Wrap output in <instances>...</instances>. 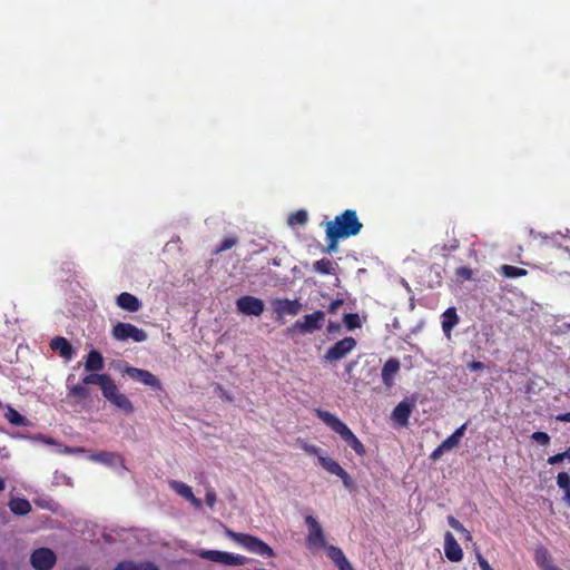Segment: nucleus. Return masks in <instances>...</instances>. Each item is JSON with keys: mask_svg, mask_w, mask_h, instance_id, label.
<instances>
[{"mask_svg": "<svg viewBox=\"0 0 570 570\" xmlns=\"http://www.w3.org/2000/svg\"><path fill=\"white\" fill-rule=\"evenodd\" d=\"M363 228L356 210L345 209L337 215L334 220L327 222L325 225L326 234V252L335 253L338 248V240L356 236Z\"/></svg>", "mask_w": 570, "mask_h": 570, "instance_id": "f257e3e1", "label": "nucleus"}, {"mask_svg": "<svg viewBox=\"0 0 570 570\" xmlns=\"http://www.w3.org/2000/svg\"><path fill=\"white\" fill-rule=\"evenodd\" d=\"M315 413L317 417L322 420V422L331 428L335 433H337L358 456L365 455V446L341 419H338L335 414L322 409H316Z\"/></svg>", "mask_w": 570, "mask_h": 570, "instance_id": "f03ea898", "label": "nucleus"}, {"mask_svg": "<svg viewBox=\"0 0 570 570\" xmlns=\"http://www.w3.org/2000/svg\"><path fill=\"white\" fill-rule=\"evenodd\" d=\"M227 535L249 552L269 558L275 556L274 550L266 542L255 535L234 532L232 530H227Z\"/></svg>", "mask_w": 570, "mask_h": 570, "instance_id": "7ed1b4c3", "label": "nucleus"}, {"mask_svg": "<svg viewBox=\"0 0 570 570\" xmlns=\"http://www.w3.org/2000/svg\"><path fill=\"white\" fill-rule=\"evenodd\" d=\"M112 336L117 341H128L132 340L134 342L140 343L147 340V333L138 328L137 326L130 323L118 322L112 327Z\"/></svg>", "mask_w": 570, "mask_h": 570, "instance_id": "20e7f679", "label": "nucleus"}, {"mask_svg": "<svg viewBox=\"0 0 570 570\" xmlns=\"http://www.w3.org/2000/svg\"><path fill=\"white\" fill-rule=\"evenodd\" d=\"M122 373L128 375L131 380L142 383L149 386L154 391H161L163 384L160 380L149 372L148 370L138 368L131 365H126Z\"/></svg>", "mask_w": 570, "mask_h": 570, "instance_id": "39448f33", "label": "nucleus"}, {"mask_svg": "<svg viewBox=\"0 0 570 570\" xmlns=\"http://www.w3.org/2000/svg\"><path fill=\"white\" fill-rule=\"evenodd\" d=\"M356 346V340L352 336H346L338 342H336L332 347H330L324 354V360L330 363L337 362L344 358L348 353H351Z\"/></svg>", "mask_w": 570, "mask_h": 570, "instance_id": "423d86ee", "label": "nucleus"}, {"mask_svg": "<svg viewBox=\"0 0 570 570\" xmlns=\"http://www.w3.org/2000/svg\"><path fill=\"white\" fill-rule=\"evenodd\" d=\"M305 523L308 527L306 535V544L309 549L326 547V540L322 525L313 515L305 517Z\"/></svg>", "mask_w": 570, "mask_h": 570, "instance_id": "0eeeda50", "label": "nucleus"}, {"mask_svg": "<svg viewBox=\"0 0 570 570\" xmlns=\"http://www.w3.org/2000/svg\"><path fill=\"white\" fill-rule=\"evenodd\" d=\"M325 320V314L322 311H316L312 314L305 315L303 320L294 323L293 327L288 331H301L302 333H313L322 328Z\"/></svg>", "mask_w": 570, "mask_h": 570, "instance_id": "6e6552de", "label": "nucleus"}, {"mask_svg": "<svg viewBox=\"0 0 570 570\" xmlns=\"http://www.w3.org/2000/svg\"><path fill=\"white\" fill-rule=\"evenodd\" d=\"M236 308L247 316H261L265 309V304L258 297L244 295L236 299Z\"/></svg>", "mask_w": 570, "mask_h": 570, "instance_id": "1a4fd4ad", "label": "nucleus"}, {"mask_svg": "<svg viewBox=\"0 0 570 570\" xmlns=\"http://www.w3.org/2000/svg\"><path fill=\"white\" fill-rule=\"evenodd\" d=\"M102 395L107 401L121 410L125 414L129 415L134 413V405L131 401L125 394L119 392L115 381Z\"/></svg>", "mask_w": 570, "mask_h": 570, "instance_id": "9d476101", "label": "nucleus"}, {"mask_svg": "<svg viewBox=\"0 0 570 570\" xmlns=\"http://www.w3.org/2000/svg\"><path fill=\"white\" fill-rule=\"evenodd\" d=\"M56 561L57 557L49 548H39L30 557V563L36 570H50Z\"/></svg>", "mask_w": 570, "mask_h": 570, "instance_id": "9b49d317", "label": "nucleus"}, {"mask_svg": "<svg viewBox=\"0 0 570 570\" xmlns=\"http://www.w3.org/2000/svg\"><path fill=\"white\" fill-rule=\"evenodd\" d=\"M277 318L281 320L285 315L295 316L301 312L302 305L297 299L275 298L272 302Z\"/></svg>", "mask_w": 570, "mask_h": 570, "instance_id": "f8f14e48", "label": "nucleus"}, {"mask_svg": "<svg viewBox=\"0 0 570 570\" xmlns=\"http://www.w3.org/2000/svg\"><path fill=\"white\" fill-rule=\"evenodd\" d=\"M444 553L448 560L452 562H459L463 559V551L450 531L444 534Z\"/></svg>", "mask_w": 570, "mask_h": 570, "instance_id": "ddd939ff", "label": "nucleus"}, {"mask_svg": "<svg viewBox=\"0 0 570 570\" xmlns=\"http://www.w3.org/2000/svg\"><path fill=\"white\" fill-rule=\"evenodd\" d=\"M414 409V403L406 400L401 401L392 412L393 421L400 426H406Z\"/></svg>", "mask_w": 570, "mask_h": 570, "instance_id": "4468645a", "label": "nucleus"}, {"mask_svg": "<svg viewBox=\"0 0 570 570\" xmlns=\"http://www.w3.org/2000/svg\"><path fill=\"white\" fill-rule=\"evenodd\" d=\"M400 368H401L400 361L395 357H391L384 363V365L382 367L381 376H382L383 384L387 389H391L394 385V377L400 372Z\"/></svg>", "mask_w": 570, "mask_h": 570, "instance_id": "2eb2a0df", "label": "nucleus"}, {"mask_svg": "<svg viewBox=\"0 0 570 570\" xmlns=\"http://www.w3.org/2000/svg\"><path fill=\"white\" fill-rule=\"evenodd\" d=\"M169 487L178 495L189 501L195 508L202 507V501L194 495L193 490L188 484L181 481L171 480L169 481Z\"/></svg>", "mask_w": 570, "mask_h": 570, "instance_id": "dca6fc26", "label": "nucleus"}, {"mask_svg": "<svg viewBox=\"0 0 570 570\" xmlns=\"http://www.w3.org/2000/svg\"><path fill=\"white\" fill-rule=\"evenodd\" d=\"M324 548L327 551L328 558L340 570H355L351 562L346 559L341 548L331 544H326Z\"/></svg>", "mask_w": 570, "mask_h": 570, "instance_id": "f3484780", "label": "nucleus"}, {"mask_svg": "<svg viewBox=\"0 0 570 570\" xmlns=\"http://www.w3.org/2000/svg\"><path fill=\"white\" fill-rule=\"evenodd\" d=\"M81 382L86 386L89 384L99 385L101 393L104 394L110 386V384L114 382V380L110 377L109 374H99L98 372H90L88 375L82 377Z\"/></svg>", "mask_w": 570, "mask_h": 570, "instance_id": "a211bd4d", "label": "nucleus"}, {"mask_svg": "<svg viewBox=\"0 0 570 570\" xmlns=\"http://www.w3.org/2000/svg\"><path fill=\"white\" fill-rule=\"evenodd\" d=\"M50 347L53 351H57L61 357L66 360H71L75 355V350L70 342L62 337V336H56L50 342Z\"/></svg>", "mask_w": 570, "mask_h": 570, "instance_id": "6ab92c4d", "label": "nucleus"}, {"mask_svg": "<svg viewBox=\"0 0 570 570\" xmlns=\"http://www.w3.org/2000/svg\"><path fill=\"white\" fill-rule=\"evenodd\" d=\"M459 322L460 318L455 307H449L442 314V331L448 338H451L452 331Z\"/></svg>", "mask_w": 570, "mask_h": 570, "instance_id": "aec40b11", "label": "nucleus"}, {"mask_svg": "<svg viewBox=\"0 0 570 570\" xmlns=\"http://www.w3.org/2000/svg\"><path fill=\"white\" fill-rule=\"evenodd\" d=\"M105 367V361L101 353L97 350H91L85 361V370L87 372H100Z\"/></svg>", "mask_w": 570, "mask_h": 570, "instance_id": "412c9836", "label": "nucleus"}, {"mask_svg": "<svg viewBox=\"0 0 570 570\" xmlns=\"http://www.w3.org/2000/svg\"><path fill=\"white\" fill-rule=\"evenodd\" d=\"M117 305L125 311L137 312L141 303L135 295L124 292L117 296Z\"/></svg>", "mask_w": 570, "mask_h": 570, "instance_id": "4be33fe9", "label": "nucleus"}, {"mask_svg": "<svg viewBox=\"0 0 570 570\" xmlns=\"http://www.w3.org/2000/svg\"><path fill=\"white\" fill-rule=\"evenodd\" d=\"M534 561L541 570L549 569L553 563L550 552L543 546L537 547L534 550Z\"/></svg>", "mask_w": 570, "mask_h": 570, "instance_id": "5701e85b", "label": "nucleus"}, {"mask_svg": "<svg viewBox=\"0 0 570 570\" xmlns=\"http://www.w3.org/2000/svg\"><path fill=\"white\" fill-rule=\"evenodd\" d=\"M10 511L17 515H24L31 511V504L27 499L13 498L9 501Z\"/></svg>", "mask_w": 570, "mask_h": 570, "instance_id": "b1692460", "label": "nucleus"}, {"mask_svg": "<svg viewBox=\"0 0 570 570\" xmlns=\"http://www.w3.org/2000/svg\"><path fill=\"white\" fill-rule=\"evenodd\" d=\"M318 463L323 469H325L328 473L340 476L344 473V469L340 465L338 462L328 458V456H318Z\"/></svg>", "mask_w": 570, "mask_h": 570, "instance_id": "393cba45", "label": "nucleus"}, {"mask_svg": "<svg viewBox=\"0 0 570 570\" xmlns=\"http://www.w3.org/2000/svg\"><path fill=\"white\" fill-rule=\"evenodd\" d=\"M200 556L209 561L229 566L230 553L228 552L218 550H207L202 552Z\"/></svg>", "mask_w": 570, "mask_h": 570, "instance_id": "a878e982", "label": "nucleus"}, {"mask_svg": "<svg viewBox=\"0 0 570 570\" xmlns=\"http://www.w3.org/2000/svg\"><path fill=\"white\" fill-rule=\"evenodd\" d=\"M557 485L563 490V502L570 507V475L567 472H559L557 475Z\"/></svg>", "mask_w": 570, "mask_h": 570, "instance_id": "bb28decb", "label": "nucleus"}, {"mask_svg": "<svg viewBox=\"0 0 570 570\" xmlns=\"http://www.w3.org/2000/svg\"><path fill=\"white\" fill-rule=\"evenodd\" d=\"M67 395L77 400H87L90 397V390L81 382L70 386Z\"/></svg>", "mask_w": 570, "mask_h": 570, "instance_id": "cd10ccee", "label": "nucleus"}, {"mask_svg": "<svg viewBox=\"0 0 570 570\" xmlns=\"http://www.w3.org/2000/svg\"><path fill=\"white\" fill-rule=\"evenodd\" d=\"M500 274L507 278H517L525 276L528 271L512 265H502L500 267Z\"/></svg>", "mask_w": 570, "mask_h": 570, "instance_id": "c85d7f7f", "label": "nucleus"}, {"mask_svg": "<svg viewBox=\"0 0 570 570\" xmlns=\"http://www.w3.org/2000/svg\"><path fill=\"white\" fill-rule=\"evenodd\" d=\"M308 215L305 209H298L292 214H289L287 218V224L292 227L303 226L307 223Z\"/></svg>", "mask_w": 570, "mask_h": 570, "instance_id": "c756f323", "label": "nucleus"}, {"mask_svg": "<svg viewBox=\"0 0 570 570\" xmlns=\"http://www.w3.org/2000/svg\"><path fill=\"white\" fill-rule=\"evenodd\" d=\"M334 263L327 258L318 259L314 263L313 268L315 272L324 275H331L334 274L335 267Z\"/></svg>", "mask_w": 570, "mask_h": 570, "instance_id": "7c9ffc66", "label": "nucleus"}, {"mask_svg": "<svg viewBox=\"0 0 570 570\" xmlns=\"http://www.w3.org/2000/svg\"><path fill=\"white\" fill-rule=\"evenodd\" d=\"M4 416L14 426L27 425V419L24 416H22L17 410H14L11 406L7 407V412H6Z\"/></svg>", "mask_w": 570, "mask_h": 570, "instance_id": "2f4dec72", "label": "nucleus"}, {"mask_svg": "<svg viewBox=\"0 0 570 570\" xmlns=\"http://www.w3.org/2000/svg\"><path fill=\"white\" fill-rule=\"evenodd\" d=\"M92 459L105 464H112L118 459V455L112 452L101 451L94 454Z\"/></svg>", "mask_w": 570, "mask_h": 570, "instance_id": "473e14b6", "label": "nucleus"}, {"mask_svg": "<svg viewBox=\"0 0 570 570\" xmlns=\"http://www.w3.org/2000/svg\"><path fill=\"white\" fill-rule=\"evenodd\" d=\"M449 525L454 529L456 532H460L465 535L466 539H471V532L464 528V525L453 515L448 517Z\"/></svg>", "mask_w": 570, "mask_h": 570, "instance_id": "72a5a7b5", "label": "nucleus"}, {"mask_svg": "<svg viewBox=\"0 0 570 570\" xmlns=\"http://www.w3.org/2000/svg\"><path fill=\"white\" fill-rule=\"evenodd\" d=\"M344 324L348 330H355L361 327V320L356 313H347L344 315Z\"/></svg>", "mask_w": 570, "mask_h": 570, "instance_id": "f704fd0d", "label": "nucleus"}, {"mask_svg": "<svg viewBox=\"0 0 570 570\" xmlns=\"http://www.w3.org/2000/svg\"><path fill=\"white\" fill-rule=\"evenodd\" d=\"M237 243V238L236 237H226L224 238L219 246L216 248L215 253L218 254V253H222V252H225V250H228L230 249L233 246H235Z\"/></svg>", "mask_w": 570, "mask_h": 570, "instance_id": "c9c22d12", "label": "nucleus"}, {"mask_svg": "<svg viewBox=\"0 0 570 570\" xmlns=\"http://www.w3.org/2000/svg\"><path fill=\"white\" fill-rule=\"evenodd\" d=\"M531 439L540 445H548L550 443L549 434L542 431L533 432Z\"/></svg>", "mask_w": 570, "mask_h": 570, "instance_id": "e433bc0d", "label": "nucleus"}, {"mask_svg": "<svg viewBox=\"0 0 570 570\" xmlns=\"http://www.w3.org/2000/svg\"><path fill=\"white\" fill-rule=\"evenodd\" d=\"M472 269L470 267H466V266H461L459 268H456L455 271V275L459 277V278H462L464 281H469L472 278Z\"/></svg>", "mask_w": 570, "mask_h": 570, "instance_id": "4c0bfd02", "label": "nucleus"}, {"mask_svg": "<svg viewBox=\"0 0 570 570\" xmlns=\"http://www.w3.org/2000/svg\"><path fill=\"white\" fill-rule=\"evenodd\" d=\"M460 443V441L458 439H455L453 436V434H451L450 436H448L442 443H441V449H445L446 451H450L452 450L453 448L458 446Z\"/></svg>", "mask_w": 570, "mask_h": 570, "instance_id": "58836bf2", "label": "nucleus"}, {"mask_svg": "<svg viewBox=\"0 0 570 570\" xmlns=\"http://www.w3.org/2000/svg\"><path fill=\"white\" fill-rule=\"evenodd\" d=\"M248 561V558L242 554H233L230 553L229 566H244Z\"/></svg>", "mask_w": 570, "mask_h": 570, "instance_id": "ea45409f", "label": "nucleus"}, {"mask_svg": "<svg viewBox=\"0 0 570 570\" xmlns=\"http://www.w3.org/2000/svg\"><path fill=\"white\" fill-rule=\"evenodd\" d=\"M343 303L344 302L341 298L332 301L331 304L328 305L327 312L331 314H335L338 311V308L343 305Z\"/></svg>", "mask_w": 570, "mask_h": 570, "instance_id": "a19ab883", "label": "nucleus"}, {"mask_svg": "<svg viewBox=\"0 0 570 570\" xmlns=\"http://www.w3.org/2000/svg\"><path fill=\"white\" fill-rule=\"evenodd\" d=\"M564 460H566L564 454H563V452H561V453H557L554 455L549 456L547 461L549 464L554 465V464L563 462Z\"/></svg>", "mask_w": 570, "mask_h": 570, "instance_id": "79ce46f5", "label": "nucleus"}, {"mask_svg": "<svg viewBox=\"0 0 570 570\" xmlns=\"http://www.w3.org/2000/svg\"><path fill=\"white\" fill-rule=\"evenodd\" d=\"M338 478L342 480V482L346 489L353 488V485H354L353 480L346 471H344V473H342Z\"/></svg>", "mask_w": 570, "mask_h": 570, "instance_id": "37998d69", "label": "nucleus"}, {"mask_svg": "<svg viewBox=\"0 0 570 570\" xmlns=\"http://www.w3.org/2000/svg\"><path fill=\"white\" fill-rule=\"evenodd\" d=\"M135 570H158V568L151 562L135 563Z\"/></svg>", "mask_w": 570, "mask_h": 570, "instance_id": "c03bdc74", "label": "nucleus"}, {"mask_svg": "<svg viewBox=\"0 0 570 570\" xmlns=\"http://www.w3.org/2000/svg\"><path fill=\"white\" fill-rule=\"evenodd\" d=\"M114 570H135V562L122 561Z\"/></svg>", "mask_w": 570, "mask_h": 570, "instance_id": "a18cd8bd", "label": "nucleus"}, {"mask_svg": "<svg viewBox=\"0 0 570 570\" xmlns=\"http://www.w3.org/2000/svg\"><path fill=\"white\" fill-rule=\"evenodd\" d=\"M216 501H217V497H216L215 491H213V490L207 491L206 503L212 508V507H214Z\"/></svg>", "mask_w": 570, "mask_h": 570, "instance_id": "49530a36", "label": "nucleus"}, {"mask_svg": "<svg viewBox=\"0 0 570 570\" xmlns=\"http://www.w3.org/2000/svg\"><path fill=\"white\" fill-rule=\"evenodd\" d=\"M468 423L462 424L460 428H458L452 434L455 439H458L461 442V439L463 438L465 430H466Z\"/></svg>", "mask_w": 570, "mask_h": 570, "instance_id": "de8ad7c7", "label": "nucleus"}, {"mask_svg": "<svg viewBox=\"0 0 570 570\" xmlns=\"http://www.w3.org/2000/svg\"><path fill=\"white\" fill-rule=\"evenodd\" d=\"M478 562L482 570H493L490 563L481 554H478Z\"/></svg>", "mask_w": 570, "mask_h": 570, "instance_id": "09e8293b", "label": "nucleus"}, {"mask_svg": "<svg viewBox=\"0 0 570 570\" xmlns=\"http://www.w3.org/2000/svg\"><path fill=\"white\" fill-rule=\"evenodd\" d=\"M469 370L471 371H481L484 368V364L480 361H472L471 363H469L468 365Z\"/></svg>", "mask_w": 570, "mask_h": 570, "instance_id": "8fccbe9b", "label": "nucleus"}, {"mask_svg": "<svg viewBox=\"0 0 570 570\" xmlns=\"http://www.w3.org/2000/svg\"><path fill=\"white\" fill-rule=\"evenodd\" d=\"M446 450L445 449H441V444L433 450V452L431 453L430 455V459L435 461L438 460Z\"/></svg>", "mask_w": 570, "mask_h": 570, "instance_id": "3c124183", "label": "nucleus"}, {"mask_svg": "<svg viewBox=\"0 0 570 570\" xmlns=\"http://www.w3.org/2000/svg\"><path fill=\"white\" fill-rule=\"evenodd\" d=\"M556 420L559 422H570V412L556 415Z\"/></svg>", "mask_w": 570, "mask_h": 570, "instance_id": "603ef678", "label": "nucleus"}, {"mask_svg": "<svg viewBox=\"0 0 570 570\" xmlns=\"http://www.w3.org/2000/svg\"><path fill=\"white\" fill-rule=\"evenodd\" d=\"M304 450L308 453V454H318V451L320 449L315 445H309V444H305L304 445Z\"/></svg>", "mask_w": 570, "mask_h": 570, "instance_id": "864d4df0", "label": "nucleus"}, {"mask_svg": "<svg viewBox=\"0 0 570 570\" xmlns=\"http://www.w3.org/2000/svg\"><path fill=\"white\" fill-rule=\"evenodd\" d=\"M6 488V482L3 480V478L0 476V492L3 491Z\"/></svg>", "mask_w": 570, "mask_h": 570, "instance_id": "5fc2aeb1", "label": "nucleus"}, {"mask_svg": "<svg viewBox=\"0 0 570 570\" xmlns=\"http://www.w3.org/2000/svg\"><path fill=\"white\" fill-rule=\"evenodd\" d=\"M566 460L570 461V446L563 452Z\"/></svg>", "mask_w": 570, "mask_h": 570, "instance_id": "6e6d98bb", "label": "nucleus"}, {"mask_svg": "<svg viewBox=\"0 0 570 570\" xmlns=\"http://www.w3.org/2000/svg\"><path fill=\"white\" fill-rule=\"evenodd\" d=\"M353 366H354V363H353V362H352V363H348V364L346 365V371H347V372H351V371H352V368H353Z\"/></svg>", "mask_w": 570, "mask_h": 570, "instance_id": "4d7b16f0", "label": "nucleus"}, {"mask_svg": "<svg viewBox=\"0 0 570 570\" xmlns=\"http://www.w3.org/2000/svg\"><path fill=\"white\" fill-rule=\"evenodd\" d=\"M547 570H562L561 568H559L558 566L556 564H552L549 569Z\"/></svg>", "mask_w": 570, "mask_h": 570, "instance_id": "13d9d810", "label": "nucleus"}]
</instances>
